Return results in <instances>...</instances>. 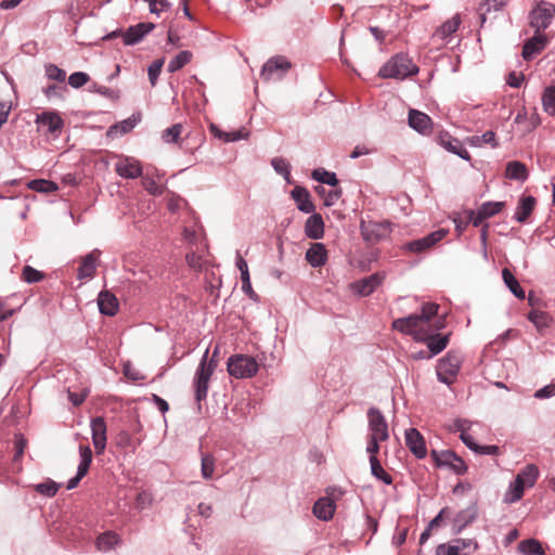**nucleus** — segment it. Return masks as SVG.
I'll use <instances>...</instances> for the list:
<instances>
[{"label": "nucleus", "instance_id": "obj_1", "mask_svg": "<svg viewBox=\"0 0 555 555\" xmlns=\"http://www.w3.org/2000/svg\"><path fill=\"white\" fill-rule=\"evenodd\" d=\"M218 348L215 349L212 358L208 360L209 350L206 349L194 374L193 387L197 402H202L207 398L209 380L217 367V361L215 360Z\"/></svg>", "mask_w": 555, "mask_h": 555}, {"label": "nucleus", "instance_id": "obj_2", "mask_svg": "<svg viewBox=\"0 0 555 555\" xmlns=\"http://www.w3.org/2000/svg\"><path fill=\"white\" fill-rule=\"evenodd\" d=\"M418 73V67L404 53H398L384 64L378 76L382 78L405 79Z\"/></svg>", "mask_w": 555, "mask_h": 555}, {"label": "nucleus", "instance_id": "obj_3", "mask_svg": "<svg viewBox=\"0 0 555 555\" xmlns=\"http://www.w3.org/2000/svg\"><path fill=\"white\" fill-rule=\"evenodd\" d=\"M462 362L463 359L460 353L449 351L437 363L436 373L438 380L448 386L452 385L456 379Z\"/></svg>", "mask_w": 555, "mask_h": 555}, {"label": "nucleus", "instance_id": "obj_4", "mask_svg": "<svg viewBox=\"0 0 555 555\" xmlns=\"http://www.w3.org/2000/svg\"><path fill=\"white\" fill-rule=\"evenodd\" d=\"M227 369L231 376L244 379L255 376L259 370V364L250 356L234 354L228 359Z\"/></svg>", "mask_w": 555, "mask_h": 555}, {"label": "nucleus", "instance_id": "obj_5", "mask_svg": "<svg viewBox=\"0 0 555 555\" xmlns=\"http://www.w3.org/2000/svg\"><path fill=\"white\" fill-rule=\"evenodd\" d=\"M392 328L405 335L412 336L416 341L423 340L426 337H428L426 332L429 330V327L418 315V313L396 319L392 322Z\"/></svg>", "mask_w": 555, "mask_h": 555}, {"label": "nucleus", "instance_id": "obj_6", "mask_svg": "<svg viewBox=\"0 0 555 555\" xmlns=\"http://www.w3.org/2000/svg\"><path fill=\"white\" fill-rule=\"evenodd\" d=\"M155 28L153 23H139L137 25L130 26L126 31L122 30H114L108 34L105 38L112 39L117 36H121L124 43L126 46H133L139 43L149 33H151Z\"/></svg>", "mask_w": 555, "mask_h": 555}, {"label": "nucleus", "instance_id": "obj_7", "mask_svg": "<svg viewBox=\"0 0 555 555\" xmlns=\"http://www.w3.org/2000/svg\"><path fill=\"white\" fill-rule=\"evenodd\" d=\"M431 456L439 467H447L457 475H463L467 472V465L463 459L452 450H433Z\"/></svg>", "mask_w": 555, "mask_h": 555}, {"label": "nucleus", "instance_id": "obj_8", "mask_svg": "<svg viewBox=\"0 0 555 555\" xmlns=\"http://www.w3.org/2000/svg\"><path fill=\"white\" fill-rule=\"evenodd\" d=\"M292 67L291 62L284 56L269 59L262 66L260 77L266 80H280Z\"/></svg>", "mask_w": 555, "mask_h": 555}, {"label": "nucleus", "instance_id": "obj_9", "mask_svg": "<svg viewBox=\"0 0 555 555\" xmlns=\"http://www.w3.org/2000/svg\"><path fill=\"white\" fill-rule=\"evenodd\" d=\"M448 234V230L446 229H439L437 231H434L429 233L428 235L414 240L411 242H408L403 245V249L410 253L420 254L425 250L430 249L434 247L437 243L442 241Z\"/></svg>", "mask_w": 555, "mask_h": 555}, {"label": "nucleus", "instance_id": "obj_10", "mask_svg": "<svg viewBox=\"0 0 555 555\" xmlns=\"http://www.w3.org/2000/svg\"><path fill=\"white\" fill-rule=\"evenodd\" d=\"M555 14V7L552 3L541 1L530 13V24L537 33L548 27Z\"/></svg>", "mask_w": 555, "mask_h": 555}, {"label": "nucleus", "instance_id": "obj_11", "mask_svg": "<svg viewBox=\"0 0 555 555\" xmlns=\"http://www.w3.org/2000/svg\"><path fill=\"white\" fill-rule=\"evenodd\" d=\"M367 418L369 437L386 441L389 438L388 425L382 412L377 408L372 406L367 411Z\"/></svg>", "mask_w": 555, "mask_h": 555}, {"label": "nucleus", "instance_id": "obj_12", "mask_svg": "<svg viewBox=\"0 0 555 555\" xmlns=\"http://www.w3.org/2000/svg\"><path fill=\"white\" fill-rule=\"evenodd\" d=\"M80 463L77 467L76 476L70 478L67 482V489L76 488L79 481L87 475L92 462V451L89 446H79Z\"/></svg>", "mask_w": 555, "mask_h": 555}, {"label": "nucleus", "instance_id": "obj_13", "mask_svg": "<svg viewBox=\"0 0 555 555\" xmlns=\"http://www.w3.org/2000/svg\"><path fill=\"white\" fill-rule=\"evenodd\" d=\"M80 463L77 467L76 476L70 478L67 482V489L76 488L79 481L87 475L92 462V451L89 446H79Z\"/></svg>", "mask_w": 555, "mask_h": 555}, {"label": "nucleus", "instance_id": "obj_14", "mask_svg": "<svg viewBox=\"0 0 555 555\" xmlns=\"http://www.w3.org/2000/svg\"><path fill=\"white\" fill-rule=\"evenodd\" d=\"M443 327V323L440 322L439 325L436 326L435 330L429 328L426 334L428 337L421 340L422 343H425L427 345L428 351L431 352V354L435 357L439 354L441 351H443L448 344H449V334L440 335L435 333L436 331Z\"/></svg>", "mask_w": 555, "mask_h": 555}, {"label": "nucleus", "instance_id": "obj_15", "mask_svg": "<svg viewBox=\"0 0 555 555\" xmlns=\"http://www.w3.org/2000/svg\"><path fill=\"white\" fill-rule=\"evenodd\" d=\"M116 172L125 179H135L143 175L139 160L133 157H122L115 164Z\"/></svg>", "mask_w": 555, "mask_h": 555}, {"label": "nucleus", "instance_id": "obj_16", "mask_svg": "<svg viewBox=\"0 0 555 555\" xmlns=\"http://www.w3.org/2000/svg\"><path fill=\"white\" fill-rule=\"evenodd\" d=\"M92 441L98 454H102L106 447V423L102 416L91 420Z\"/></svg>", "mask_w": 555, "mask_h": 555}, {"label": "nucleus", "instance_id": "obj_17", "mask_svg": "<svg viewBox=\"0 0 555 555\" xmlns=\"http://www.w3.org/2000/svg\"><path fill=\"white\" fill-rule=\"evenodd\" d=\"M405 444L417 459H424L427 455L424 437L416 428L405 430Z\"/></svg>", "mask_w": 555, "mask_h": 555}, {"label": "nucleus", "instance_id": "obj_18", "mask_svg": "<svg viewBox=\"0 0 555 555\" xmlns=\"http://www.w3.org/2000/svg\"><path fill=\"white\" fill-rule=\"evenodd\" d=\"M391 232L389 222H371L362 225V234L364 240L369 242H379L389 236Z\"/></svg>", "mask_w": 555, "mask_h": 555}, {"label": "nucleus", "instance_id": "obj_19", "mask_svg": "<svg viewBox=\"0 0 555 555\" xmlns=\"http://www.w3.org/2000/svg\"><path fill=\"white\" fill-rule=\"evenodd\" d=\"M100 254L99 249H93L91 253L81 257V262L77 270V278L79 280L92 279L94 276Z\"/></svg>", "mask_w": 555, "mask_h": 555}, {"label": "nucleus", "instance_id": "obj_20", "mask_svg": "<svg viewBox=\"0 0 555 555\" xmlns=\"http://www.w3.org/2000/svg\"><path fill=\"white\" fill-rule=\"evenodd\" d=\"M37 124L50 134L60 133L63 128V120L55 112H43L37 116Z\"/></svg>", "mask_w": 555, "mask_h": 555}, {"label": "nucleus", "instance_id": "obj_21", "mask_svg": "<svg viewBox=\"0 0 555 555\" xmlns=\"http://www.w3.org/2000/svg\"><path fill=\"white\" fill-rule=\"evenodd\" d=\"M384 276L379 273L371 274L352 284V289L361 296L371 295L383 282Z\"/></svg>", "mask_w": 555, "mask_h": 555}, {"label": "nucleus", "instance_id": "obj_22", "mask_svg": "<svg viewBox=\"0 0 555 555\" xmlns=\"http://www.w3.org/2000/svg\"><path fill=\"white\" fill-rule=\"evenodd\" d=\"M409 126L420 133H429L433 127L431 118L416 109H410L409 112Z\"/></svg>", "mask_w": 555, "mask_h": 555}, {"label": "nucleus", "instance_id": "obj_23", "mask_svg": "<svg viewBox=\"0 0 555 555\" xmlns=\"http://www.w3.org/2000/svg\"><path fill=\"white\" fill-rule=\"evenodd\" d=\"M98 306L102 314L113 317L118 312L119 304L116 296L108 291H101L98 296Z\"/></svg>", "mask_w": 555, "mask_h": 555}, {"label": "nucleus", "instance_id": "obj_24", "mask_svg": "<svg viewBox=\"0 0 555 555\" xmlns=\"http://www.w3.org/2000/svg\"><path fill=\"white\" fill-rule=\"evenodd\" d=\"M291 195L300 211L305 214H311L314 211V205L311 202L310 193L306 188L297 185L292 190Z\"/></svg>", "mask_w": 555, "mask_h": 555}, {"label": "nucleus", "instance_id": "obj_25", "mask_svg": "<svg viewBox=\"0 0 555 555\" xmlns=\"http://www.w3.org/2000/svg\"><path fill=\"white\" fill-rule=\"evenodd\" d=\"M336 509L335 502L330 498L319 499L312 508L314 516L321 520L327 521L333 518Z\"/></svg>", "mask_w": 555, "mask_h": 555}, {"label": "nucleus", "instance_id": "obj_26", "mask_svg": "<svg viewBox=\"0 0 555 555\" xmlns=\"http://www.w3.org/2000/svg\"><path fill=\"white\" fill-rule=\"evenodd\" d=\"M305 234L312 240H319L324 235V222L322 216L312 214L305 223Z\"/></svg>", "mask_w": 555, "mask_h": 555}, {"label": "nucleus", "instance_id": "obj_27", "mask_svg": "<svg viewBox=\"0 0 555 555\" xmlns=\"http://www.w3.org/2000/svg\"><path fill=\"white\" fill-rule=\"evenodd\" d=\"M546 37L541 33H537L530 40H528L522 49V57L525 60L532 59L535 54L540 53L546 44Z\"/></svg>", "mask_w": 555, "mask_h": 555}, {"label": "nucleus", "instance_id": "obj_28", "mask_svg": "<svg viewBox=\"0 0 555 555\" xmlns=\"http://www.w3.org/2000/svg\"><path fill=\"white\" fill-rule=\"evenodd\" d=\"M306 260L313 267L319 268L325 264L327 260V251L321 243H314L306 253Z\"/></svg>", "mask_w": 555, "mask_h": 555}, {"label": "nucleus", "instance_id": "obj_29", "mask_svg": "<svg viewBox=\"0 0 555 555\" xmlns=\"http://www.w3.org/2000/svg\"><path fill=\"white\" fill-rule=\"evenodd\" d=\"M440 144L449 152L457 155L464 160H469L470 155L467 150L463 146V143L455 138L448 134L440 137Z\"/></svg>", "mask_w": 555, "mask_h": 555}, {"label": "nucleus", "instance_id": "obj_30", "mask_svg": "<svg viewBox=\"0 0 555 555\" xmlns=\"http://www.w3.org/2000/svg\"><path fill=\"white\" fill-rule=\"evenodd\" d=\"M528 169L524 163L512 160L506 164L505 177L507 179L524 182L528 179Z\"/></svg>", "mask_w": 555, "mask_h": 555}, {"label": "nucleus", "instance_id": "obj_31", "mask_svg": "<svg viewBox=\"0 0 555 555\" xmlns=\"http://www.w3.org/2000/svg\"><path fill=\"white\" fill-rule=\"evenodd\" d=\"M539 476L540 472L538 466L535 464H528L516 475L515 479H520L525 488H532Z\"/></svg>", "mask_w": 555, "mask_h": 555}, {"label": "nucleus", "instance_id": "obj_32", "mask_svg": "<svg viewBox=\"0 0 555 555\" xmlns=\"http://www.w3.org/2000/svg\"><path fill=\"white\" fill-rule=\"evenodd\" d=\"M535 206V198L533 196H525L520 198L519 204L515 211V220L518 222L527 221L528 217L531 215L533 208Z\"/></svg>", "mask_w": 555, "mask_h": 555}, {"label": "nucleus", "instance_id": "obj_33", "mask_svg": "<svg viewBox=\"0 0 555 555\" xmlns=\"http://www.w3.org/2000/svg\"><path fill=\"white\" fill-rule=\"evenodd\" d=\"M314 191L323 198V204L326 207L334 206L341 196V189L338 186L327 190L323 185H317Z\"/></svg>", "mask_w": 555, "mask_h": 555}, {"label": "nucleus", "instance_id": "obj_34", "mask_svg": "<svg viewBox=\"0 0 555 555\" xmlns=\"http://www.w3.org/2000/svg\"><path fill=\"white\" fill-rule=\"evenodd\" d=\"M502 278L507 286V288L512 292V294L517 297L518 299H525L526 293L522 289V287L519 285L517 279L514 276V274L507 269L504 268L502 270Z\"/></svg>", "mask_w": 555, "mask_h": 555}, {"label": "nucleus", "instance_id": "obj_35", "mask_svg": "<svg viewBox=\"0 0 555 555\" xmlns=\"http://www.w3.org/2000/svg\"><path fill=\"white\" fill-rule=\"evenodd\" d=\"M524 491H525V487L521 485V480L514 479L509 483V486L504 494V499H503L504 503L513 504V503L520 501L524 495Z\"/></svg>", "mask_w": 555, "mask_h": 555}, {"label": "nucleus", "instance_id": "obj_36", "mask_svg": "<svg viewBox=\"0 0 555 555\" xmlns=\"http://www.w3.org/2000/svg\"><path fill=\"white\" fill-rule=\"evenodd\" d=\"M461 25L460 15H454L450 20L446 21L435 33L436 37L446 39L454 34Z\"/></svg>", "mask_w": 555, "mask_h": 555}, {"label": "nucleus", "instance_id": "obj_37", "mask_svg": "<svg viewBox=\"0 0 555 555\" xmlns=\"http://www.w3.org/2000/svg\"><path fill=\"white\" fill-rule=\"evenodd\" d=\"M528 320L533 323L538 331L550 327L552 318L548 313L541 310H532L528 314Z\"/></svg>", "mask_w": 555, "mask_h": 555}, {"label": "nucleus", "instance_id": "obj_38", "mask_svg": "<svg viewBox=\"0 0 555 555\" xmlns=\"http://www.w3.org/2000/svg\"><path fill=\"white\" fill-rule=\"evenodd\" d=\"M311 177L313 180L327 184L332 188L338 185V179L335 172L327 171L323 168H317L312 171Z\"/></svg>", "mask_w": 555, "mask_h": 555}, {"label": "nucleus", "instance_id": "obj_39", "mask_svg": "<svg viewBox=\"0 0 555 555\" xmlns=\"http://www.w3.org/2000/svg\"><path fill=\"white\" fill-rule=\"evenodd\" d=\"M518 550L524 555H544L541 543L535 539H527L518 544Z\"/></svg>", "mask_w": 555, "mask_h": 555}, {"label": "nucleus", "instance_id": "obj_40", "mask_svg": "<svg viewBox=\"0 0 555 555\" xmlns=\"http://www.w3.org/2000/svg\"><path fill=\"white\" fill-rule=\"evenodd\" d=\"M192 59V53L190 51H181L173 59H171L168 63L167 69L170 73H175L185 66Z\"/></svg>", "mask_w": 555, "mask_h": 555}, {"label": "nucleus", "instance_id": "obj_41", "mask_svg": "<svg viewBox=\"0 0 555 555\" xmlns=\"http://www.w3.org/2000/svg\"><path fill=\"white\" fill-rule=\"evenodd\" d=\"M215 468H216L215 457L209 453L202 454V459H201L202 477L206 480L211 479L214 476V473H215Z\"/></svg>", "mask_w": 555, "mask_h": 555}, {"label": "nucleus", "instance_id": "obj_42", "mask_svg": "<svg viewBox=\"0 0 555 555\" xmlns=\"http://www.w3.org/2000/svg\"><path fill=\"white\" fill-rule=\"evenodd\" d=\"M371 473L374 477L382 480L386 485H391L392 478L386 473L376 456L370 457Z\"/></svg>", "mask_w": 555, "mask_h": 555}, {"label": "nucleus", "instance_id": "obj_43", "mask_svg": "<svg viewBox=\"0 0 555 555\" xmlns=\"http://www.w3.org/2000/svg\"><path fill=\"white\" fill-rule=\"evenodd\" d=\"M118 542V535L114 532L107 531L100 534L96 539V547L99 551H109Z\"/></svg>", "mask_w": 555, "mask_h": 555}, {"label": "nucleus", "instance_id": "obj_44", "mask_svg": "<svg viewBox=\"0 0 555 555\" xmlns=\"http://www.w3.org/2000/svg\"><path fill=\"white\" fill-rule=\"evenodd\" d=\"M543 109L552 116H555V86H550L544 89L542 94Z\"/></svg>", "mask_w": 555, "mask_h": 555}, {"label": "nucleus", "instance_id": "obj_45", "mask_svg": "<svg viewBox=\"0 0 555 555\" xmlns=\"http://www.w3.org/2000/svg\"><path fill=\"white\" fill-rule=\"evenodd\" d=\"M142 185L143 188L154 196L162 195L164 193V186L157 183V180L150 176V170H146L145 175L142 177Z\"/></svg>", "mask_w": 555, "mask_h": 555}, {"label": "nucleus", "instance_id": "obj_46", "mask_svg": "<svg viewBox=\"0 0 555 555\" xmlns=\"http://www.w3.org/2000/svg\"><path fill=\"white\" fill-rule=\"evenodd\" d=\"M271 165L279 175L283 176L287 183H292L291 165L286 159L282 157H275L271 160Z\"/></svg>", "mask_w": 555, "mask_h": 555}, {"label": "nucleus", "instance_id": "obj_47", "mask_svg": "<svg viewBox=\"0 0 555 555\" xmlns=\"http://www.w3.org/2000/svg\"><path fill=\"white\" fill-rule=\"evenodd\" d=\"M28 186L29 189L40 193H52L57 190V185L54 182L44 179L31 180L28 183Z\"/></svg>", "mask_w": 555, "mask_h": 555}, {"label": "nucleus", "instance_id": "obj_48", "mask_svg": "<svg viewBox=\"0 0 555 555\" xmlns=\"http://www.w3.org/2000/svg\"><path fill=\"white\" fill-rule=\"evenodd\" d=\"M60 486H61L60 483H57L51 479H48L41 483L36 485L35 489L38 493H40L44 496H48V498H52L57 493Z\"/></svg>", "mask_w": 555, "mask_h": 555}, {"label": "nucleus", "instance_id": "obj_49", "mask_svg": "<svg viewBox=\"0 0 555 555\" xmlns=\"http://www.w3.org/2000/svg\"><path fill=\"white\" fill-rule=\"evenodd\" d=\"M439 305L435 302H426L422 306L421 313L418 315L431 328L430 321L438 313Z\"/></svg>", "mask_w": 555, "mask_h": 555}, {"label": "nucleus", "instance_id": "obj_50", "mask_svg": "<svg viewBox=\"0 0 555 555\" xmlns=\"http://www.w3.org/2000/svg\"><path fill=\"white\" fill-rule=\"evenodd\" d=\"M504 203L503 202H486L483 203L480 208L478 209L483 217L490 218L501 211L503 208Z\"/></svg>", "mask_w": 555, "mask_h": 555}, {"label": "nucleus", "instance_id": "obj_51", "mask_svg": "<svg viewBox=\"0 0 555 555\" xmlns=\"http://www.w3.org/2000/svg\"><path fill=\"white\" fill-rule=\"evenodd\" d=\"M211 131L224 142H235L247 137V133H243V131L223 132L215 126L211 127Z\"/></svg>", "mask_w": 555, "mask_h": 555}, {"label": "nucleus", "instance_id": "obj_52", "mask_svg": "<svg viewBox=\"0 0 555 555\" xmlns=\"http://www.w3.org/2000/svg\"><path fill=\"white\" fill-rule=\"evenodd\" d=\"M89 90L91 92H96V93L101 94L102 96L107 98L109 100H117V99H119V95H120L119 90L112 89V88L101 86L98 83H93L92 86H90Z\"/></svg>", "mask_w": 555, "mask_h": 555}, {"label": "nucleus", "instance_id": "obj_53", "mask_svg": "<svg viewBox=\"0 0 555 555\" xmlns=\"http://www.w3.org/2000/svg\"><path fill=\"white\" fill-rule=\"evenodd\" d=\"M182 132V125L175 124L171 127L164 130L162 138L167 143H176Z\"/></svg>", "mask_w": 555, "mask_h": 555}, {"label": "nucleus", "instance_id": "obj_54", "mask_svg": "<svg viewBox=\"0 0 555 555\" xmlns=\"http://www.w3.org/2000/svg\"><path fill=\"white\" fill-rule=\"evenodd\" d=\"M46 76L50 80L63 82L66 78V72L54 64L46 65Z\"/></svg>", "mask_w": 555, "mask_h": 555}, {"label": "nucleus", "instance_id": "obj_55", "mask_svg": "<svg viewBox=\"0 0 555 555\" xmlns=\"http://www.w3.org/2000/svg\"><path fill=\"white\" fill-rule=\"evenodd\" d=\"M89 80L90 77L87 73L75 72L68 77V85L72 88L78 89L85 86Z\"/></svg>", "mask_w": 555, "mask_h": 555}, {"label": "nucleus", "instance_id": "obj_56", "mask_svg": "<svg viewBox=\"0 0 555 555\" xmlns=\"http://www.w3.org/2000/svg\"><path fill=\"white\" fill-rule=\"evenodd\" d=\"M23 280L27 283H36L43 279V273L30 266H25L22 273Z\"/></svg>", "mask_w": 555, "mask_h": 555}, {"label": "nucleus", "instance_id": "obj_57", "mask_svg": "<svg viewBox=\"0 0 555 555\" xmlns=\"http://www.w3.org/2000/svg\"><path fill=\"white\" fill-rule=\"evenodd\" d=\"M241 281H242V291L244 292V294L246 296H248V298H250L251 300L258 301L259 297L251 287L249 273L241 275Z\"/></svg>", "mask_w": 555, "mask_h": 555}, {"label": "nucleus", "instance_id": "obj_58", "mask_svg": "<svg viewBox=\"0 0 555 555\" xmlns=\"http://www.w3.org/2000/svg\"><path fill=\"white\" fill-rule=\"evenodd\" d=\"M164 65V61L163 60H156L154 61L150 66H149V69H147V73H149V79H150V82L151 85L154 87L156 85V81L158 79V76L160 74V70H162V67Z\"/></svg>", "mask_w": 555, "mask_h": 555}, {"label": "nucleus", "instance_id": "obj_59", "mask_svg": "<svg viewBox=\"0 0 555 555\" xmlns=\"http://www.w3.org/2000/svg\"><path fill=\"white\" fill-rule=\"evenodd\" d=\"M436 555H460L459 545H455L454 540L450 543L439 544L436 548Z\"/></svg>", "mask_w": 555, "mask_h": 555}, {"label": "nucleus", "instance_id": "obj_60", "mask_svg": "<svg viewBox=\"0 0 555 555\" xmlns=\"http://www.w3.org/2000/svg\"><path fill=\"white\" fill-rule=\"evenodd\" d=\"M454 543L459 545L460 555H466V550L470 552L477 548V543L472 539H455Z\"/></svg>", "mask_w": 555, "mask_h": 555}, {"label": "nucleus", "instance_id": "obj_61", "mask_svg": "<svg viewBox=\"0 0 555 555\" xmlns=\"http://www.w3.org/2000/svg\"><path fill=\"white\" fill-rule=\"evenodd\" d=\"M153 495L147 491H142L138 494L135 505L139 509H144L152 504Z\"/></svg>", "mask_w": 555, "mask_h": 555}, {"label": "nucleus", "instance_id": "obj_62", "mask_svg": "<svg viewBox=\"0 0 555 555\" xmlns=\"http://www.w3.org/2000/svg\"><path fill=\"white\" fill-rule=\"evenodd\" d=\"M149 3L150 12L154 14H159L162 11L168 10L170 8L168 0H149Z\"/></svg>", "mask_w": 555, "mask_h": 555}, {"label": "nucleus", "instance_id": "obj_63", "mask_svg": "<svg viewBox=\"0 0 555 555\" xmlns=\"http://www.w3.org/2000/svg\"><path fill=\"white\" fill-rule=\"evenodd\" d=\"M555 396V384L546 385L534 392L537 399H547Z\"/></svg>", "mask_w": 555, "mask_h": 555}, {"label": "nucleus", "instance_id": "obj_64", "mask_svg": "<svg viewBox=\"0 0 555 555\" xmlns=\"http://www.w3.org/2000/svg\"><path fill=\"white\" fill-rule=\"evenodd\" d=\"M482 144H489L491 147H498L499 143L496 141L495 132L492 130L486 131L482 135H480Z\"/></svg>", "mask_w": 555, "mask_h": 555}]
</instances>
